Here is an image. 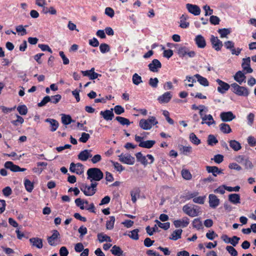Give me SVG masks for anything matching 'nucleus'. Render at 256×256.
<instances>
[{"label":"nucleus","mask_w":256,"mask_h":256,"mask_svg":"<svg viewBox=\"0 0 256 256\" xmlns=\"http://www.w3.org/2000/svg\"><path fill=\"white\" fill-rule=\"evenodd\" d=\"M88 179L92 180L99 181L103 178L104 174L100 168H90L87 171Z\"/></svg>","instance_id":"obj_1"},{"label":"nucleus","mask_w":256,"mask_h":256,"mask_svg":"<svg viewBox=\"0 0 256 256\" xmlns=\"http://www.w3.org/2000/svg\"><path fill=\"white\" fill-rule=\"evenodd\" d=\"M158 122L154 116H150L148 119H142L139 122L140 126L143 130H150L152 126L156 124Z\"/></svg>","instance_id":"obj_2"},{"label":"nucleus","mask_w":256,"mask_h":256,"mask_svg":"<svg viewBox=\"0 0 256 256\" xmlns=\"http://www.w3.org/2000/svg\"><path fill=\"white\" fill-rule=\"evenodd\" d=\"M98 183H92L90 186L82 184L80 186V190L86 196H92L96 192V186Z\"/></svg>","instance_id":"obj_3"},{"label":"nucleus","mask_w":256,"mask_h":256,"mask_svg":"<svg viewBox=\"0 0 256 256\" xmlns=\"http://www.w3.org/2000/svg\"><path fill=\"white\" fill-rule=\"evenodd\" d=\"M182 210L186 214L191 217L196 216L200 213V208L196 206H191L188 204L184 205L182 207Z\"/></svg>","instance_id":"obj_4"},{"label":"nucleus","mask_w":256,"mask_h":256,"mask_svg":"<svg viewBox=\"0 0 256 256\" xmlns=\"http://www.w3.org/2000/svg\"><path fill=\"white\" fill-rule=\"evenodd\" d=\"M231 87L232 91L238 96H247L249 94V91L247 88L240 86L236 83L232 84Z\"/></svg>","instance_id":"obj_5"},{"label":"nucleus","mask_w":256,"mask_h":256,"mask_svg":"<svg viewBox=\"0 0 256 256\" xmlns=\"http://www.w3.org/2000/svg\"><path fill=\"white\" fill-rule=\"evenodd\" d=\"M118 158L120 162L127 164L132 165L135 162L134 158L128 154H122L118 156Z\"/></svg>","instance_id":"obj_6"},{"label":"nucleus","mask_w":256,"mask_h":256,"mask_svg":"<svg viewBox=\"0 0 256 256\" xmlns=\"http://www.w3.org/2000/svg\"><path fill=\"white\" fill-rule=\"evenodd\" d=\"M70 170L72 172H75L78 174H81L84 172V168L83 165L80 163L75 164L72 162L70 164Z\"/></svg>","instance_id":"obj_7"},{"label":"nucleus","mask_w":256,"mask_h":256,"mask_svg":"<svg viewBox=\"0 0 256 256\" xmlns=\"http://www.w3.org/2000/svg\"><path fill=\"white\" fill-rule=\"evenodd\" d=\"M210 42L212 46V48L216 51H219L221 50L222 46V42L216 36H212L210 38Z\"/></svg>","instance_id":"obj_8"},{"label":"nucleus","mask_w":256,"mask_h":256,"mask_svg":"<svg viewBox=\"0 0 256 256\" xmlns=\"http://www.w3.org/2000/svg\"><path fill=\"white\" fill-rule=\"evenodd\" d=\"M60 234L57 230H54L52 236L48 238V242L50 246H56L57 245L58 238Z\"/></svg>","instance_id":"obj_9"},{"label":"nucleus","mask_w":256,"mask_h":256,"mask_svg":"<svg viewBox=\"0 0 256 256\" xmlns=\"http://www.w3.org/2000/svg\"><path fill=\"white\" fill-rule=\"evenodd\" d=\"M220 118L222 121L227 122L234 119L236 116L232 112H222L220 114Z\"/></svg>","instance_id":"obj_10"},{"label":"nucleus","mask_w":256,"mask_h":256,"mask_svg":"<svg viewBox=\"0 0 256 256\" xmlns=\"http://www.w3.org/2000/svg\"><path fill=\"white\" fill-rule=\"evenodd\" d=\"M216 82L219 85L218 88V90L221 94L225 93V92L230 88V86L228 84L222 81L220 79H217Z\"/></svg>","instance_id":"obj_11"},{"label":"nucleus","mask_w":256,"mask_h":256,"mask_svg":"<svg viewBox=\"0 0 256 256\" xmlns=\"http://www.w3.org/2000/svg\"><path fill=\"white\" fill-rule=\"evenodd\" d=\"M189 223V219L187 217H184L182 219L176 220L174 222V224L176 228L186 227Z\"/></svg>","instance_id":"obj_12"},{"label":"nucleus","mask_w":256,"mask_h":256,"mask_svg":"<svg viewBox=\"0 0 256 256\" xmlns=\"http://www.w3.org/2000/svg\"><path fill=\"white\" fill-rule=\"evenodd\" d=\"M186 8L194 16H198L200 13V9L196 5L188 4H186Z\"/></svg>","instance_id":"obj_13"},{"label":"nucleus","mask_w":256,"mask_h":256,"mask_svg":"<svg viewBox=\"0 0 256 256\" xmlns=\"http://www.w3.org/2000/svg\"><path fill=\"white\" fill-rule=\"evenodd\" d=\"M92 150H85L80 152L78 158L82 161H86L88 158H92Z\"/></svg>","instance_id":"obj_14"},{"label":"nucleus","mask_w":256,"mask_h":256,"mask_svg":"<svg viewBox=\"0 0 256 256\" xmlns=\"http://www.w3.org/2000/svg\"><path fill=\"white\" fill-rule=\"evenodd\" d=\"M194 41L196 46L199 48H204L206 46V40L204 37L200 34H198L196 36Z\"/></svg>","instance_id":"obj_15"},{"label":"nucleus","mask_w":256,"mask_h":256,"mask_svg":"<svg viewBox=\"0 0 256 256\" xmlns=\"http://www.w3.org/2000/svg\"><path fill=\"white\" fill-rule=\"evenodd\" d=\"M206 170L208 172L212 173L214 176H216L218 174H223V170L216 166H206Z\"/></svg>","instance_id":"obj_16"},{"label":"nucleus","mask_w":256,"mask_h":256,"mask_svg":"<svg viewBox=\"0 0 256 256\" xmlns=\"http://www.w3.org/2000/svg\"><path fill=\"white\" fill-rule=\"evenodd\" d=\"M47 162H38L36 163L37 167L34 168L32 171L34 172L40 174L43 170L47 166Z\"/></svg>","instance_id":"obj_17"},{"label":"nucleus","mask_w":256,"mask_h":256,"mask_svg":"<svg viewBox=\"0 0 256 256\" xmlns=\"http://www.w3.org/2000/svg\"><path fill=\"white\" fill-rule=\"evenodd\" d=\"M172 98V95L170 92H167L164 93L162 96H160L158 100L160 103H167Z\"/></svg>","instance_id":"obj_18"},{"label":"nucleus","mask_w":256,"mask_h":256,"mask_svg":"<svg viewBox=\"0 0 256 256\" xmlns=\"http://www.w3.org/2000/svg\"><path fill=\"white\" fill-rule=\"evenodd\" d=\"M220 203V200L217 196L213 194L209 195L210 206L212 208H216Z\"/></svg>","instance_id":"obj_19"},{"label":"nucleus","mask_w":256,"mask_h":256,"mask_svg":"<svg viewBox=\"0 0 256 256\" xmlns=\"http://www.w3.org/2000/svg\"><path fill=\"white\" fill-rule=\"evenodd\" d=\"M100 114L102 116L104 120H112L114 116V114L112 112V109L111 110H106L104 111H101Z\"/></svg>","instance_id":"obj_20"},{"label":"nucleus","mask_w":256,"mask_h":256,"mask_svg":"<svg viewBox=\"0 0 256 256\" xmlns=\"http://www.w3.org/2000/svg\"><path fill=\"white\" fill-rule=\"evenodd\" d=\"M30 242L33 246L36 247L38 248H42V240L38 238H32L30 239Z\"/></svg>","instance_id":"obj_21"},{"label":"nucleus","mask_w":256,"mask_h":256,"mask_svg":"<svg viewBox=\"0 0 256 256\" xmlns=\"http://www.w3.org/2000/svg\"><path fill=\"white\" fill-rule=\"evenodd\" d=\"M246 78L244 74L242 71L238 72L234 76V80L240 84L245 82Z\"/></svg>","instance_id":"obj_22"},{"label":"nucleus","mask_w":256,"mask_h":256,"mask_svg":"<svg viewBox=\"0 0 256 256\" xmlns=\"http://www.w3.org/2000/svg\"><path fill=\"white\" fill-rule=\"evenodd\" d=\"M4 167L7 169H10L11 171L16 172H18L20 170V166L15 165L12 162H6L4 164Z\"/></svg>","instance_id":"obj_23"},{"label":"nucleus","mask_w":256,"mask_h":256,"mask_svg":"<svg viewBox=\"0 0 256 256\" xmlns=\"http://www.w3.org/2000/svg\"><path fill=\"white\" fill-rule=\"evenodd\" d=\"M45 122L50 124L51 126L50 130L52 132L56 131L58 126V122L54 119L46 118Z\"/></svg>","instance_id":"obj_24"},{"label":"nucleus","mask_w":256,"mask_h":256,"mask_svg":"<svg viewBox=\"0 0 256 256\" xmlns=\"http://www.w3.org/2000/svg\"><path fill=\"white\" fill-rule=\"evenodd\" d=\"M228 200L234 204L240 203V196L237 194H232L228 195Z\"/></svg>","instance_id":"obj_25"},{"label":"nucleus","mask_w":256,"mask_h":256,"mask_svg":"<svg viewBox=\"0 0 256 256\" xmlns=\"http://www.w3.org/2000/svg\"><path fill=\"white\" fill-rule=\"evenodd\" d=\"M156 142L152 140L144 141L139 144L138 146L142 148H150L155 144Z\"/></svg>","instance_id":"obj_26"},{"label":"nucleus","mask_w":256,"mask_h":256,"mask_svg":"<svg viewBox=\"0 0 256 256\" xmlns=\"http://www.w3.org/2000/svg\"><path fill=\"white\" fill-rule=\"evenodd\" d=\"M204 118L205 120H202L201 122L202 124H206L208 126H210L212 124H215V121L214 120L211 114H206Z\"/></svg>","instance_id":"obj_27"},{"label":"nucleus","mask_w":256,"mask_h":256,"mask_svg":"<svg viewBox=\"0 0 256 256\" xmlns=\"http://www.w3.org/2000/svg\"><path fill=\"white\" fill-rule=\"evenodd\" d=\"M220 131L224 134H229L232 132V129L229 124L222 123L219 126Z\"/></svg>","instance_id":"obj_28"},{"label":"nucleus","mask_w":256,"mask_h":256,"mask_svg":"<svg viewBox=\"0 0 256 256\" xmlns=\"http://www.w3.org/2000/svg\"><path fill=\"white\" fill-rule=\"evenodd\" d=\"M229 143L230 147L234 151H238L242 148L240 144L236 140H230Z\"/></svg>","instance_id":"obj_29"},{"label":"nucleus","mask_w":256,"mask_h":256,"mask_svg":"<svg viewBox=\"0 0 256 256\" xmlns=\"http://www.w3.org/2000/svg\"><path fill=\"white\" fill-rule=\"evenodd\" d=\"M182 232V229H178L175 230L172 234L170 236V239L176 240L181 238V234Z\"/></svg>","instance_id":"obj_30"},{"label":"nucleus","mask_w":256,"mask_h":256,"mask_svg":"<svg viewBox=\"0 0 256 256\" xmlns=\"http://www.w3.org/2000/svg\"><path fill=\"white\" fill-rule=\"evenodd\" d=\"M98 238L100 242H112V240L110 236L102 232L98 234Z\"/></svg>","instance_id":"obj_31"},{"label":"nucleus","mask_w":256,"mask_h":256,"mask_svg":"<svg viewBox=\"0 0 256 256\" xmlns=\"http://www.w3.org/2000/svg\"><path fill=\"white\" fill-rule=\"evenodd\" d=\"M136 156L137 160L144 166H146L148 164L146 157L144 156L140 152L136 154Z\"/></svg>","instance_id":"obj_32"},{"label":"nucleus","mask_w":256,"mask_h":256,"mask_svg":"<svg viewBox=\"0 0 256 256\" xmlns=\"http://www.w3.org/2000/svg\"><path fill=\"white\" fill-rule=\"evenodd\" d=\"M194 76L200 84L204 86H208L209 82L206 78L202 77L198 74H196Z\"/></svg>","instance_id":"obj_33"},{"label":"nucleus","mask_w":256,"mask_h":256,"mask_svg":"<svg viewBox=\"0 0 256 256\" xmlns=\"http://www.w3.org/2000/svg\"><path fill=\"white\" fill-rule=\"evenodd\" d=\"M218 32L220 34L221 38H226L227 36L231 32V29L220 28L218 30Z\"/></svg>","instance_id":"obj_34"},{"label":"nucleus","mask_w":256,"mask_h":256,"mask_svg":"<svg viewBox=\"0 0 256 256\" xmlns=\"http://www.w3.org/2000/svg\"><path fill=\"white\" fill-rule=\"evenodd\" d=\"M112 253L116 256H120L122 254L123 251L120 248V247L114 245L112 247L110 250Z\"/></svg>","instance_id":"obj_35"},{"label":"nucleus","mask_w":256,"mask_h":256,"mask_svg":"<svg viewBox=\"0 0 256 256\" xmlns=\"http://www.w3.org/2000/svg\"><path fill=\"white\" fill-rule=\"evenodd\" d=\"M24 186L26 190L28 192H31L34 188V184L29 180L26 179L24 180Z\"/></svg>","instance_id":"obj_36"},{"label":"nucleus","mask_w":256,"mask_h":256,"mask_svg":"<svg viewBox=\"0 0 256 256\" xmlns=\"http://www.w3.org/2000/svg\"><path fill=\"white\" fill-rule=\"evenodd\" d=\"M116 120H118L122 125L128 126L130 124V122L129 120L122 116H116Z\"/></svg>","instance_id":"obj_37"},{"label":"nucleus","mask_w":256,"mask_h":256,"mask_svg":"<svg viewBox=\"0 0 256 256\" xmlns=\"http://www.w3.org/2000/svg\"><path fill=\"white\" fill-rule=\"evenodd\" d=\"M115 222V218L114 216H110V220H108L106 223V228L108 230H112L114 228Z\"/></svg>","instance_id":"obj_38"},{"label":"nucleus","mask_w":256,"mask_h":256,"mask_svg":"<svg viewBox=\"0 0 256 256\" xmlns=\"http://www.w3.org/2000/svg\"><path fill=\"white\" fill-rule=\"evenodd\" d=\"M208 144L210 146H214L218 142L216 136L212 134H210L208 138Z\"/></svg>","instance_id":"obj_39"},{"label":"nucleus","mask_w":256,"mask_h":256,"mask_svg":"<svg viewBox=\"0 0 256 256\" xmlns=\"http://www.w3.org/2000/svg\"><path fill=\"white\" fill-rule=\"evenodd\" d=\"M190 139L191 142L196 145H198L200 143V140L193 132L190 134Z\"/></svg>","instance_id":"obj_40"},{"label":"nucleus","mask_w":256,"mask_h":256,"mask_svg":"<svg viewBox=\"0 0 256 256\" xmlns=\"http://www.w3.org/2000/svg\"><path fill=\"white\" fill-rule=\"evenodd\" d=\"M72 121V120L70 116L66 114L62 115V122L64 124H68L71 123Z\"/></svg>","instance_id":"obj_41"},{"label":"nucleus","mask_w":256,"mask_h":256,"mask_svg":"<svg viewBox=\"0 0 256 256\" xmlns=\"http://www.w3.org/2000/svg\"><path fill=\"white\" fill-rule=\"evenodd\" d=\"M132 82L136 85H138L142 82V80L140 76L137 74H134L132 78Z\"/></svg>","instance_id":"obj_42"},{"label":"nucleus","mask_w":256,"mask_h":256,"mask_svg":"<svg viewBox=\"0 0 256 256\" xmlns=\"http://www.w3.org/2000/svg\"><path fill=\"white\" fill-rule=\"evenodd\" d=\"M192 226L197 230H200L202 226V222L200 218H195L192 222Z\"/></svg>","instance_id":"obj_43"},{"label":"nucleus","mask_w":256,"mask_h":256,"mask_svg":"<svg viewBox=\"0 0 256 256\" xmlns=\"http://www.w3.org/2000/svg\"><path fill=\"white\" fill-rule=\"evenodd\" d=\"M100 50L102 53L104 54L110 50V48L108 44L103 43L100 46Z\"/></svg>","instance_id":"obj_44"},{"label":"nucleus","mask_w":256,"mask_h":256,"mask_svg":"<svg viewBox=\"0 0 256 256\" xmlns=\"http://www.w3.org/2000/svg\"><path fill=\"white\" fill-rule=\"evenodd\" d=\"M182 178L186 180H190L192 178L190 172L187 170H182Z\"/></svg>","instance_id":"obj_45"},{"label":"nucleus","mask_w":256,"mask_h":256,"mask_svg":"<svg viewBox=\"0 0 256 256\" xmlns=\"http://www.w3.org/2000/svg\"><path fill=\"white\" fill-rule=\"evenodd\" d=\"M188 48L186 46L180 47L178 50V54L180 56H186Z\"/></svg>","instance_id":"obj_46"},{"label":"nucleus","mask_w":256,"mask_h":256,"mask_svg":"<svg viewBox=\"0 0 256 256\" xmlns=\"http://www.w3.org/2000/svg\"><path fill=\"white\" fill-rule=\"evenodd\" d=\"M17 110L21 115H26L28 112V108L25 105L18 106L17 108Z\"/></svg>","instance_id":"obj_47"},{"label":"nucleus","mask_w":256,"mask_h":256,"mask_svg":"<svg viewBox=\"0 0 256 256\" xmlns=\"http://www.w3.org/2000/svg\"><path fill=\"white\" fill-rule=\"evenodd\" d=\"M157 224V225L160 228H163L164 230H166L170 228V222H166V223H162L158 220H156L155 221Z\"/></svg>","instance_id":"obj_48"},{"label":"nucleus","mask_w":256,"mask_h":256,"mask_svg":"<svg viewBox=\"0 0 256 256\" xmlns=\"http://www.w3.org/2000/svg\"><path fill=\"white\" fill-rule=\"evenodd\" d=\"M51 98L50 96H46L38 104V106L42 107L45 106L48 102H50Z\"/></svg>","instance_id":"obj_49"},{"label":"nucleus","mask_w":256,"mask_h":256,"mask_svg":"<svg viewBox=\"0 0 256 256\" xmlns=\"http://www.w3.org/2000/svg\"><path fill=\"white\" fill-rule=\"evenodd\" d=\"M226 250L232 256H238V252L232 246H228L226 247Z\"/></svg>","instance_id":"obj_50"},{"label":"nucleus","mask_w":256,"mask_h":256,"mask_svg":"<svg viewBox=\"0 0 256 256\" xmlns=\"http://www.w3.org/2000/svg\"><path fill=\"white\" fill-rule=\"evenodd\" d=\"M90 136L88 134L82 132L81 137L80 138L79 140L83 143H86L90 138Z\"/></svg>","instance_id":"obj_51"},{"label":"nucleus","mask_w":256,"mask_h":256,"mask_svg":"<svg viewBox=\"0 0 256 256\" xmlns=\"http://www.w3.org/2000/svg\"><path fill=\"white\" fill-rule=\"evenodd\" d=\"M210 22L212 24L216 25L219 24L220 19L217 16H212L210 18Z\"/></svg>","instance_id":"obj_52"},{"label":"nucleus","mask_w":256,"mask_h":256,"mask_svg":"<svg viewBox=\"0 0 256 256\" xmlns=\"http://www.w3.org/2000/svg\"><path fill=\"white\" fill-rule=\"evenodd\" d=\"M16 32L20 33V35L22 36L26 35L27 33L26 30L24 28V26L22 25H19L17 26L16 27Z\"/></svg>","instance_id":"obj_53"},{"label":"nucleus","mask_w":256,"mask_h":256,"mask_svg":"<svg viewBox=\"0 0 256 256\" xmlns=\"http://www.w3.org/2000/svg\"><path fill=\"white\" fill-rule=\"evenodd\" d=\"M75 203L76 206L80 207L81 210L85 209V207L84 204V200L80 198H78L75 200Z\"/></svg>","instance_id":"obj_54"},{"label":"nucleus","mask_w":256,"mask_h":256,"mask_svg":"<svg viewBox=\"0 0 256 256\" xmlns=\"http://www.w3.org/2000/svg\"><path fill=\"white\" fill-rule=\"evenodd\" d=\"M130 195L132 196V200L134 203H135L136 201V196H139V191L138 190H132L130 192Z\"/></svg>","instance_id":"obj_55"},{"label":"nucleus","mask_w":256,"mask_h":256,"mask_svg":"<svg viewBox=\"0 0 256 256\" xmlns=\"http://www.w3.org/2000/svg\"><path fill=\"white\" fill-rule=\"evenodd\" d=\"M38 47L40 48L42 51H48L50 53H52V51L50 47L47 45L44 44H38Z\"/></svg>","instance_id":"obj_56"},{"label":"nucleus","mask_w":256,"mask_h":256,"mask_svg":"<svg viewBox=\"0 0 256 256\" xmlns=\"http://www.w3.org/2000/svg\"><path fill=\"white\" fill-rule=\"evenodd\" d=\"M158 80L157 78H150L149 80V84L154 88H156L158 86Z\"/></svg>","instance_id":"obj_57"},{"label":"nucleus","mask_w":256,"mask_h":256,"mask_svg":"<svg viewBox=\"0 0 256 256\" xmlns=\"http://www.w3.org/2000/svg\"><path fill=\"white\" fill-rule=\"evenodd\" d=\"M138 230L135 229L131 231V234H129V236L135 240H138Z\"/></svg>","instance_id":"obj_58"},{"label":"nucleus","mask_w":256,"mask_h":256,"mask_svg":"<svg viewBox=\"0 0 256 256\" xmlns=\"http://www.w3.org/2000/svg\"><path fill=\"white\" fill-rule=\"evenodd\" d=\"M111 162L113 166L114 167V168L118 172H122L123 170H124V168L122 166V165L120 164L119 163L117 162H114V161H111Z\"/></svg>","instance_id":"obj_59"},{"label":"nucleus","mask_w":256,"mask_h":256,"mask_svg":"<svg viewBox=\"0 0 256 256\" xmlns=\"http://www.w3.org/2000/svg\"><path fill=\"white\" fill-rule=\"evenodd\" d=\"M215 162L220 164L224 160V156L222 154H216L212 158Z\"/></svg>","instance_id":"obj_60"},{"label":"nucleus","mask_w":256,"mask_h":256,"mask_svg":"<svg viewBox=\"0 0 256 256\" xmlns=\"http://www.w3.org/2000/svg\"><path fill=\"white\" fill-rule=\"evenodd\" d=\"M114 111L116 114H120L124 112V108L120 106H116L114 108Z\"/></svg>","instance_id":"obj_61"},{"label":"nucleus","mask_w":256,"mask_h":256,"mask_svg":"<svg viewBox=\"0 0 256 256\" xmlns=\"http://www.w3.org/2000/svg\"><path fill=\"white\" fill-rule=\"evenodd\" d=\"M105 14L110 18H112L114 16V12L111 8L108 7L105 9Z\"/></svg>","instance_id":"obj_62"},{"label":"nucleus","mask_w":256,"mask_h":256,"mask_svg":"<svg viewBox=\"0 0 256 256\" xmlns=\"http://www.w3.org/2000/svg\"><path fill=\"white\" fill-rule=\"evenodd\" d=\"M50 98H51L50 102L53 104H56L60 102V99L62 98V96L60 94H56L54 96H52V97H50Z\"/></svg>","instance_id":"obj_63"},{"label":"nucleus","mask_w":256,"mask_h":256,"mask_svg":"<svg viewBox=\"0 0 256 256\" xmlns=\"http://www.w3.org/2000/svg\"><path fill=\"white\" fill-rule=\"evenodd\" d=\"M254 115L253 113H250L247 116L248 124L249 126H252L254 123Z\"/></svg>","instance_id":"obj_64"}]
</instances>
